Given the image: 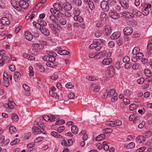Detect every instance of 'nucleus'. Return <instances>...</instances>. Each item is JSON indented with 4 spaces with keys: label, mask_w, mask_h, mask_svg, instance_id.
<instances>
[{
    "label": "nucleus",
    "mask_w": 152,
    "mask_h": 152,
    "mask_svg": "<svg viewBox=\"0 0 152 152\" xmlns=\"http://www.w3.org/2000/svg\"><path fill=\"white\" fill-rule=\"evenodd\" d=\"M108 1L110 6L113 9L117 4L116 2L114 0H108Z\"/></svg>",
    "instance_id": "obj_23"
},
{
    "label": "nucleus",
    "mask_w": 152,
    "mask_h": 152,
    "mask_svg": "<svg viewBox=\"0 0 152 152\" xmlns=\"http://www.w3.org/2000/svg\"><path fill=\"white\" fill-rule=\"evenodd\" d=\"M32 46L34 48L38 49H43L44 48V46L40 43L33 44Z\"/></svg>",
    "instance_id": "obj_18"
},
{
    "label": "nucleus",
    "mask_w": 152,
    "mask_h": 152,
    "mask_svg": "<svg viewBox=\"0 0 152 152\" xmlns=\"http://www.w3.org/2000/svg\"><path fill=\"white\" fill-rule=\"evenodd\" d=\"M149 10L144 8V10L142 11V14L145 16L148 15L149 13Z\"/></svg>",
    "instance_id": "obj_41"
},
{
    "label": "nucleus",
    "mask_w": 152,
    "mask_h": 152,
    "mask_svg": "<svg viewBox=\"0 0 152 152\" xmlns=\"http://www.w3.org/2000/svg\"><path fill=\"white\" fill-rule=\"evenodd\" d=\"M73 13L75 15L74 16L79 15L80 13V10L78 8H74L73 10Z\"/></svg>",
    "instance_id": "obj_32"
},
{
    "label": "nucleus",
    "mask_w": 152,
    "mask_h": 152,
    "mask_svg": "<svg viewBox=\"0 0 152 152\" xmlns=\"http://www.w3.org/2000/svg\"><path fill=\"white\" fill-rule=\"evenodd\" d=\"M103 145V148L104 150L107 151L109 149V146L105 142H104L102 143Z\"/></svg>",
    "instance_id": "obj_43"
},
{
    "label": "nucleus",
    "mask_w": 152,
    "mask_h": 152,
    "mask_svg": "<svg viewBox=\"0 0 152 152\" xmlns=\"http://www.w3.org/2000/svg\"><path fill=\"white\" fill-rule=\"evenodd\" d=\"M121 7L118 4H116L113 9L116 11L121 12Z\"/></svg>",
    "instance_id": "obj_39"
},
{
    "label": "nucleus",
    "mask_w": 152,
    "mask_h": 152,
    "mask_svg": "<svg viewBox=\"0 0 152 152\" xmlns=\"http://www.w3.org/2000/svg\"><path fill=\"white\" fill-rule=\"evenodd\" d=\"M140 52V48L138 47H134L132 51V53L133 54L136 55L137 54Z\"/></svg>",
    "instance_id": "obj_33"
},
{
    "label": "nucleus",
    "mask_w": 152,
    "mask_h": 152,
    "mask_svg": "<svg viewBox=\"0 0 152 152\" xmlns=\"http://www.w3.org/2000/svg\"><path fill=\"white\" fill-rule=\"evenodd\" d=\"M123 32L125 35H130L133 32L132 28L130 27H127L124 29Z\"/></svg>",
    "instance_id": "obj_6"
},
{
    "label": "nucleus",
    "mask_w": 152,
    "mask_h": 152,
    "mask_svg": "<svg viewBox=\"0 0 152 152\" xmlns=\"http://www.w3.org/2000/svg\"><path fill=\"white\" fill-rule=\"evenodd\" d=\"M88 4L90 9L93 10L95 8V6L94 4L92 1H89Z\"/></svg>",
    "instance_id": "obj_37"
},
{
    "label": "nucleus",
    "mask_w": 152,
    "mask_h": 152,
    "mask_svg": "<svg viewBox=\"0 0 152 152\" xmlns=\"http://www.w3.org/2000/svg\"><path fill=\"white\" fill-rule=\"evenodd\" d=\"M106 14L104 12H102L100 15V20H106Z\"/></svg>",
    "instance_id": "obj_42"
},
{
    "label": "nucleus",
    "mask_w": 152,
    "mask_h": 152,
    "mask_svg": "<svg viewBox=\"0 0 152 152\" xmlns=\"http://www.w3.org/2000/svg\"><path fill=\"white\" fill-rule=\"evenodd\" d=\"M11 3L12 6L18 11H20L22 9H26L29 6L28 4L26 1H20L19 2L15 1L13 3V1Z\"/></svg>",
    "instance_id": "obj_1"
},
{
    "label": "nucleus",
    "mask_w": 152,
    "mask_h": 152,
    "mask_svg": "<svg viewBox=\"0 0 152 152\" xmlns=\"http://www.w3.org/2000/svg\"><path fill=\"white\" fill-rule=\"evenodd\" d=\"M0 20L2 23L4 25H8L10 23L9 20L6 17L2 18Z\"/></svg>",
    "instance_id": "obj_15"
},
{
    "label": "nucleus",
    "mask_w": 152,
    "mask_h": 152,
    "mask_svg": "<svg viewBox=\"0 0 152 152\" xmlns=\"http://www.w3.org/2000/svg\"><path fill=\"white\" fill-rule=\"evenodd\" d=\"M71 130L72 132L75 134H77L78 133V129L75 126L73 125L71 127Z\"/></svg>",
    "instance_id": "obj_29"
},
{
    "label": "nucleus",
    "mask_w": 152,
    "mask_h": 152,
    "mask_svg": "<svg viewBox=\"0 0 152 152\" xmlns=\"http://www.w3.org/2000/svg\"><path fill=\"white\" fill-rule=\"evenodd\" d=\"M89 57L90 58H98L99 57H98V54L94 53H90L89 55Z\"/></svg>",
    "instance_id": "obj_36"
},
{
    "label": "nucleus",
    "mask_w": 152,
    "mask_h": 152,
    "mask_svg": "<svg viewBox=\"0 0 152 152\" xmlns=\"http://www.w3.org/2000/svg\"><path fill=\"white\" fill-rule=\"evenodd\" d=\"M120 14L126 17L129 18V12H121Z\"/></svg>",
    "instance_id": "obj_44"
},
{
    "label": "nucleus",
    "mask_w": 152,
    "mask_h": 152,
    "mask_svg": "<svg viewBox=\"0 0 152 152\" xmlns=\"http://www.w3.org/2000/svg\"><path fill=\"white\" fill-rule=\"evenodd\" d=\"M101 7L105 12L108 11L109 8V6L108 2L105 1H102L100 4Z\"/></svg>",
    "instance_id": "obj_4"
},
{
    "label": "nucleus",
    "mask_w": 152,
    "mask_h": 152,
    "mask_svg": "<svg viewBox=\"0 0 152 152\" xmlns=\"http://www.w3.org/2000/svg\"><path fill=\"white\" fill-rule=\"evenodd\" d=\"M20 140L18 138H16L14 139L12 142H11L12 145L15 144L20 142Z\"/></svg>",
    "instance_id": "obj_50"
},
{
    "label": "nucleus",
    "mask_w": 152,
    "mask_h": 152,
    "mask_svg": "<svg viewBox=\"0 0 152 152\" xmlns=\"http://www.w3.org/2000/svg\"><path fill=\"white\" fill-rule=\"evenodd\" d=\"M51 134L52 135L60 139L62 138V137L61 135L55 132H51Z\"/></svg>",
    "instance_id": "obj_30"
},
{
    "label": "nucleus",
    "mask_w": 152,
    "mask_h": 152,
    "mask_svg": "<svg viewBox=\"0 0 152 152\" xmlns=\"http://www.w3.org/2000/svg\"><path fill=\"white\" fill-rule=\"evenodd\" d=\"M112 62V59L111 58H107L104 59L102 63L104 65H109Z\"/></svg>",
    "instance_id": "obj_13"
},
{
    "label": "nucleus",
    "mask_w": 152,
    "mask_h": 152,
    "mask_svg": "<svg viewBox=\"0 0 152 152\" xmlns=\"http://www.w3.org/2000/svg\"><path fill=\"white\" fill-rule=\"evenodd\" d=\"M104 43V40L102 39H97L96 41L90 45L89 48L90 49L95 48L96 50L99 51L102 48Z\"/></svg>",
    "instance_id": "obj_2"
},
{
    "label": "nucleus",
    "mask_w": 152,
    "mask_h": 152,
    "mask_svg": "<svg viewBox=\"0 0 152 152\" xmlns=\"http://www.w3.org/2000/svg\"><path fill=\"white\" fill-rule=\"evenodd\" d=\"M58 54L61 55H68L69 53V52L65 50H59L58 52Z\"/></svg>",
    "instance_id": "obj_31"
},
{
    "label": "nucleus",
    "mask_w": 152,
    "mask_h": 152,
    "mask_svg": "<svg viewBox=\"0 0 152 152\" xmlns=\"http://www.w3.org/2000/svg\"><path fill=\"white\" fill-rule=\"evenodd\" d=\"M53 7L56 12L61 11L62 10L63 7L61 6L59 3H54L53 5Z\"/></svg>",
    "instance_id": "obj_11"
},
{
    "label": "nucleus",
    "mask_w": 152,
    "mask_h": 152,
    "mask_svg": "<svg viewBox=\"0 0 152 152\" xmlns=\"http://www.w3.org/2000/svg\"><path fill=\"white\" fill-rule=\"evenodd\" d=\"M32 133L34 134H39L42 132V131L38 127L34 126L32 128Z\"/></svg>",
    "instance_id": "obj_16"
},
{
    "label": "nucleus",
    "mask_w": 152,
    "mask_h": 152,
    "mask_svg": "<svg viewBox=\"0 0 152 152\" xmlns=\"http://www.w3.org/2000/svg\"><path fill=\"white\" fill-rule=\"evenodd\" d=\"M121 36V34L120 32H116L111 35L110 38L112 39H116V40L117 39L120 38Z\"/></svg>",
    "instance_id": "obj_10"
},
{
    "label": "nucleus",
    "mask_w": 152,
    "mask_h": 152,
    "mask_svg": "<svg viewBox=\"0 0 152 152\" xmlns=\"http://www.w3.org/2000/svg\"><path fill=\"white\" fill-rule=\"evenodd\" d=\"M137 105L135 104H131L129 106V109L131 110H133L136 107Z\"/></svg>",
    "instance_id": "obj_53"
},
{
    "label": "nucleus",
    "mask_w": 152,
    "mask_h": 152,
    "mask_svg": "<svg viewBox=\"0 0 152 152\" xmlns=\"http://www.w3.org/2000/svg\"><path fill=\"white\" fill-rule=\"evenodd\" d=\"M102 34V33L100 31H97L95 32L94 36L96 37L99 38L101 36Z\"/></svg>",
    "instance_id": "obj_52"
},
{
    "label": "nucleus",
    "mask_w": 152,
    "mask_h": 152,
    "mask_svg": "<svg viewBox=\"0 0 152 152\" xmlns=\"http://www.w3.org/2000/svg\"><path fill=\"white\" fill-rule=\"evenodd\" d=\"M74 87V85H72L71 83H68L66 85V87L68 88H72Z\"/></svg>",
    "instance_id": "obj_58"
},
{
    "label": "nucleus",
    "mask_w": 152,
    "mask_h": 152,
    "mask_svg": "<svg viewBox=\"0 0 152 152\" xmlns=\"http://www.w3.org/2000/svg\"><path fill=\"white\" fill-rule=\"evenodd\" d=\"M9 75L7 73H5V72H4L3 76V79L4 80H9Z\"/></svg>",
    "instance_id": "obj_62"
},
{
    "label": "nucleus",
    "mask_w": 152,
    "mask_h": 152,
    "mask_svg": "<svg viewBox=\"0 0 152 152\" xmlns=\"http://www.w3.org/2000/svg\"><path fill=\"white\" fill-rule=\"evenodd\" d=\"M146 149V147H143L140 148L139 149H137L136 151V152H142L145 151V150Z\"/></svg>",
    "instance_id": "obj_59"
},
{
    "label": "nucleus",
    "mask_w": 152,
    "mask_h": 152,
    "mask_svg": "<svg viewBox=\"0 0 152 152\" xmlns=\"http://www.w3.org/2000/svg\"><path fill=\"white\" fill-rule=\"evenodd\" d=\"M14 79L15 82L18 81L20 78V74L18 72H15L14 75Z\"/></svg>",
    "instance_id": "obj_19"
},
{
    "label": "nucleus",
    "mask_w": 152,
    "mask_h": 152,
    "mask_svg": "<svg viewBox=\"0 0 152 152\" xmlns=\"http://www.w3.org/2000/svg\"><path fill=\"white\" fill-rule=\"evenodd\" d=\"M10 70L12 72H14L15 70V66L12 64H11L9 66Z\"/></svg>",
    "instance_id": "obj_61"
},
{
    "label": "nucleus",
    "mask_w": 152,
    "mask_h": 152,
    "mask_svg": "<svg viewBox=\"0 0 152 152\" xmlns=\"http://www.w3.org/2000/svg\"><path fill=\"white\" fill-rule=\"evenodd\" d=\"M116 41L117 44L119 46L123 44L122 40L121 37L117 39Z\"/></svg>",
    "instance_id": "obj_47"
},
{
    "label": "nucleus",
    "mask_w": 152,
    "mask_h": 152,
    "mask_svg": "<svg viewBox=\"0 0 152 152\" xmlns=\"http://www.w3.org/2000/svg\"><path fill=\"white\" fill-rule=\"evenodd\" d=\"M46 64L48 66L52 68H54L55 66H57V65L54 62H53L50 61L47 62L46 63Z\"/></svg>",
    "instance_id": "obj_20"
},
{
    "label": "nucleus",
    "mask_w": 152,
    "mask_h": 152,
    "mask_svg": "<svg viewBox=\"0 0 152 152\" xmlns=\"http://www.w3.org/2000/svg\"><path fill=\"white\" fill-rule=\"evenodd\" d=\"M120 2L121 6L125 9L129 8V2L128 0H120Z\"/></svg>",
    "instance_id": "obj_5"
},
{
    "label": "nucleus",
    "mask_w": 152,
    "mask_h": 152,
    "mask_svg": "<svg viewBox=\"0 0 152 152\" xmlns=\"http://www.w3.org/2000/svg\"><path fill=\"white\" fill-rule=\"evenodd\" d=\"M63 8L65 10L69 11L72 9V6L69 3H67L64 6Z\"/></svg>",
    "instance_id": "obj_26"
},
{
    "label": "nucleus",
    "mask_w": 152,
    "mask_h": 152,
    "mask_svg": "<svg viewBox=\"0 0 152 152\" xmlns=\"http://www.w3.org/2000/svg\"><path fill=\"white\" fill-rule=\"evenodd\" d=\"M57 12L56 15V17L57 18H60L62 17L63 14L60 12V11H57Z\"/></svg>",
    "instance_id": "obj_63"
},
{
    "label": "nucleus",
    "mask_w": 152,
    "mask_h": 152,
    "mask_svg": "<svg viewBox=\"0 0 152 152\" xmlns=\"http://www.w3.org/2000/svg\"><path fill=\"white\" fill-rule=\"evenodd\" d=\"M43 140V137H39L37 138H36L35 140L34 141L36 142H39L40 141H42Z\"/></svg>",
    "instance_id": "obj_64"
},
{
    "label": "nucleus",
    "mask_w": 152,
    "mask_h": 152,
    "mask_svg": "<svg viewBox=\"0 0 152 152\" xmlns=\"http://www.w3.org/2000/svg\"><path fill=\"white\" fill-rule=\"evenodd\" d=\"M73 2L76 5L80 6L82 4V1L81 0H73Z\"/></svg>",
    "instance_id": "obj_45"
},
{
    "label": "nucleus",
    "mask_w": 152,
    "mask_h": 152,
    "mask_svg": "<svg viewBox=\"0 0 152 152\" xmlns=\"http://www.w3.org/2000/svg\"><path fill=\"white\" fill-rule=\"evenodd\" d=\"M26 38L28 41L31 40L33 39V36L28 31H26L24 33Z\"/></svg>",
    "instance_id": "obj_14"
},
{
    "label": "nucleus",
    "mask_w": 152,
    "mask_h": 152,
    "mask_svg": "<svg viewBox=\"0 0 152 152\" xmlns=\"http://www.w3.org/2000/svg\"><path fill=\"white\" fill-rule=\"evenodd\" d=\"M136 140L140 143H143L145 142V139L144 137L141 136H139L136 138Z\"/></svg>",
    "instance_id": "obj_21"
},
{
    "label": "nucleus",
    "mask_w": 152,
    "mask_h": 152,
    "mask_svg": "<svg viewBox=\"0 0 152 152\" xmlns=\"http://www.w3.org/2000/svg\"><path fill=\"white\" fill-rule=\"evenodd\" d=\"M136 55L137 58L139 59H141L143 56V54L141 53H139Z\"/></svg>",
    "instance_id": "obj_55"
},
{
    "label": "nucleus",
    "mask_w": 152,
    "mask_h": 152,
    "mask_svg": "<svg viewBox=\"0 0 152 152\" xmlns=\"http://www.w3.org/2000/svg\"><path fill=\"white\" fill-rule=\"evenodd\" d=\"M65 129V127L64 126H62L58 127L57 129V132L59 133H61L64 131Z\"/></svg>",
    "instance_id": "obj_49"
},
{
    "label": "nucleus",
    "mask_w": 152,
    "mask_h": 152,
    "mask_svg": "<svg viewBox=\"0 0 152 152\" xmlns=\"http://www.w3.org/2000/svg\"><path fill=\"white\" fill-rule=\"evenodd\" d=\"M74 19L75 21H77L80 23L83 22V18L79 15L74 16Z\"/></svg>",
    "instance_id": "obj_28"
},
{
    "label": "nucleus",
    "mask_w": 152,
    "mask_h": 152,
    "mask_svg": "<svg viewBox=\"0 0 152 152\" xmlns=\"http://www.w3.org/2000/svg\"><path fill=\"white\" fill-rule=\"evenodd\" d=\"M33 68L31 66H30L29 67V75L31 76H32L34 75Z\"/></svg>",
    "instance_id": "obj_51"
},
{
    "label": "nucleus",
    "mask_w": 152,
    "mask_h": 152,
    "mask_svg": "<svg viewBox=\"0 0 152 152\" xmlns=\"http://www.w3.org/2000/svg\"><path fill=\"white\" fill-rule=\"evenodd\" d=\"M104 133L106 134H109L112 133L113 132V130L110 128H107L104 129Z\"/></svg>",
    "instance_id": "obj_40"
},
{
    "label": "nucleus",
    "mask_w": 152,
    "mask_h": 152,
    "mask_svg": "<svg viewBox=\"0 0 152 152\" xmlns=\"http://www.w3.org/2000/svg\"><path fill=\"white\" fill-rule=\"evenodd\" d=\"M37 21L38 23H37L36 24L35 26L36 25V24H38L39 26L40 27H44L46 25L47 23L46 22L44 21L42 19H39Z\"/></svg>",
    "instance_id": "obj_17"
},
{
    "label": "nucleus",
    "mask_w": 152,
    "mask_h": 152,
    "mask_svg": "<svg viewBox=\"0 0 152 152\" xmlns=\"http://www.w3.org/2000/svg\"><path fill=\"white\" fill-rule=\"evenodd\" d=\"M145 75L147 77L150 78L152 76V73L151 71L148 69H145L144 70Z\"/></svg>",
    "instance_id": "obj_24"
},
{
    "label": "nucleus",
    "mask_w": 152,
    "mask_h": 152,
    "mask_svg": "<svg viewBox=\"0 0 152 152\" xmlns=\"http://www.w3.org/2000/svg\"><path fill=\"white\" fill-rule=\"evenodd\" d=\"M106 136L104 134H101L97 136L96 140L97 141H100L105 138Z\"/></svg>",
    "instance_id": "obj_22"
},
{
    "label": "nucleus",
    "mask_w": 152,
    "mask_h": 152,
    "mask_svg": "<svg viewBox=\"0 0 152 152\" xmlns=\"http://www.w3.org/2000/svg\"><path fill=\"white\" fill-rule=\"evenodd\" d=\"M109 14L110 16L113 19H117L118 17L117 14L113 12H110Z\"/></svg>",
    "instance_id": "obj_25"
},
{
    "label": "nucleus",
    "mask_w": 152,
    "mask_h": 152,
    "mask_svg": "<svg viewBox=\"0 0 152 152\" xmlns=\"http://www.w3.org/2000/svg\"><path fill=\"white\" fill-rule=\"evenodd\" d=\"M112 31V29L109 26H106L105 27L104 32L106 36L110 35Z\"/></svg>",
    "instance_id": "obj_8"
},
{
    "label": "nucleus",
    "mask_w": 152,
    "mask_h": 152,
    "mask_svg": "<svg viewBox=\"0 0 152 152\" xmlns=\"http://www.w3.org/2000/svg\"><path fill=\"white\" fill-rule=\"evenodd\" d=\"M9 130L10 134L14 133L17 132L16 128L13 126H11L9 127Z\"/></svg>",
    "instance_id": "obj_27"
},
{
    "label": "nucleus",
    "mask_w": 152,
    "mask_h": 152,
    "mask_svg": "<svg viewBox=\"0 0 152 152\" xmlns=\"http://www.w3.org/2000/svg\"><path fill=\"white\" fill-rule=\"evenodd\" d=\"M39 30L41 33L45 35L48 36L50 35V32L49 30L45 27H39Z\"/></svg>",
    "instance_id": "obj_7"
},
{
    "label": "nucleus",
    "mask_w": 152,
    "mask_h": 152,
    "mask_svg": "<svg viewBox=\"0 0 152 152\" xmlns=\"http://www.w3.org/2000/svg\"><path fill=\"white\" fill-rule=\"evenodd\" d=\"M49 94L51 96L54 97H56L57 95V94L55 93L54 91H50L49 92Z\"/></svg>",
    "instance_id": "obj_60"
},
{
    "label": "nucleus",
    "mask_w": 152,
    "mask_h": 152,
    "mask_svg": "<svg viewBox=\"0 0 152 152\" xmlns=\"http://www.w3.org/2000/svg\"><path fill=\"white\" fill-rule=\"evenodd\" d=\"M11 118L12 120L15 122L17 121L18 120V116L15 113L12 115Z\"/></svg>",
    "instance_id": "obj_34"
},
{
    "label": "nucleus",
    "mask_w": 152,
    "mask_h": 152,
    "mask_svg": "<svg viewBox=\"0 0 152 152\" xmlns=\"http://www.w3.org/2000/svg\"><path fill=\"white\" fill-rule=\"evenodd\" d=\"M15 104L12 101H9L8 104H4L3 107L5 108L7 111L10 112V110L14 108Z\"/></svg>",
    "instance_id": "obj_3"
},
{
    "label": "nucleus",
    "mask_w": 152,
    "mask_h": 152,
    "mask_svg": "<svg viewBox=\"0 0 152 152\" xmlns=\"http://www.w3.org/2000/svg\"><path fill=\"white\" fill-rule=\"evenodd\" d=\"M50 22L55 24H57L59 22L58 20L55 16L51 15L49 16Z\"/></svg>",
    "instance_id": "obj_12"
},
{
    "label": "nucleus",
    "mask_w": 152,
    "mask_h": 152,
    "mask_svg": "<svg viewBox=\"0 0 152 152\" xmlns=\"http://www.w3.org/2000/svg\"><path fill=\"white\" fill-rule=\"evenodd\" d=\"M106 91H108L107 96H108L109 98H110L114 95L115 92V89L113 88L109 90L108 88H106Z\"/></svg>",
    "instance_id": "obj_9"
},
{
    "label": "nucleus",
    "mask_w": 152,
    "mask_h": 152,
    "mask_svg": "<svg viewBox=\"0 0 152 152\" xmlns=\"http://www.w3.org/2000/svg\"><path fill=\"white\" fill-rule=\"evenodd\" d=\"M144 80L143 78L141 77L137 80V82L138 84H142L144 83Z\"/></svg>",
    "instance_id": "obj_56"
},
{
    "label": "nucleus",
    "mask_w": 152,
    "mask_h": 152,
    "mask_svg": "<svg viewBox=\"0 0 152 152\" xmlns=\"http://www.w3.org/2000/svg\"><path fill=\"white\" fill-rule=\"evenodd\" d=\"M130 61L129 58L127 56H125L123 58V61L124 63H127Z\"/></svg>",
    "instance_id": "obj_54"
},
{
    "label": "nucleus",
    "mask_w": 152,
    "mask_h": 152,
    "mask_svg": "<svg viewBox=\"0 0 152 152\" xmlns=\"http://www.w3.org/2000/svg\"><path fill=\"white\" fill-rule=\"evenodd\" d=\"M65 122L64 120H60L56 122V125H58L59 124L62 125L65 124Z\"/></svg>",
    "instance_id": "obj_46"
},
{
    "label": "nucleus",
    "mask_w": 152,
    "mask_h": 152,
    "mask_svg": "<svg viewBox=\"0 0 152 152\" xmlns=\"http://www.w3.org/2000/svg\"><path fill=\"white\" fill-rule=\"evenodd\" d=\"M115 122H113V121H109L107 122L106 123V124L109 126H114L115 125Z\"/></svg>",
    "instance_id": "obj_48"
},
{
    "label": "nucleus",
    "mask_w": 152,
    "mask_h": 152,
    "mask_svg": "<svg viewBox=\"0 0 152 152\" xmlns=\"http://www.w3.org/2000/svg\"><path fill=\"white\" fill-rule=\"evenodd\" d=\"M135 145V143L134 142H132L127 145L126 146V148L129 149H132L134 147Z\"/></svg>",
    "instance_id": "obj_38"
},
{
    "label": "nucleus",
    "mask_w": 152,
    "mask_h": 152,
    "mask_svg": "<svg viewBox=\"0 0 152 152\" xmlns=\"http://www.w3.org/2000/svg\"><path fill=\"white\" fill-rule=\"evenodd\" d=\"M59 23L62 25H65L66 24L67 20L65 18H62L59 20Z\"/></svg>",
    "instance_id": "obj_35"
},
{
    "label": "nucleus",
    "mask_w": 152,
    "mask_h": 152,
    "mask_svg": "<svg viewBox=\"0 0 152 152\" xmlns=\"http://www.w3.org/2000/svg\"><path fill=\"white\" fill-rule=\"evenodd\" d=\"M4 85L6 87H7L10 85L9 80H4Z\"/></svg>",
    "instance_id": "obj_57"
}]
</instances>
